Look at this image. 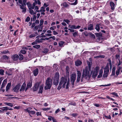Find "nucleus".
Segmentation results:
<instances>
[{
	"mask_svg": "<svg viewBox=\"0 0 122 122\" xmlns=\"http://www.w3.org/2000/svg\"><path fill=\"white\" fill-rule=\"evenodd\" d=\"M8 107H5L0 108V109L3 111H7L8 110L9 108Z\"/></svg>",
	"mask_w": 122,
	"mask_h": 122,
	"instance_id": "23",
	"label": "nucleus"
},
{
	"mask_svg": "<svg viewBox=\"0 0 122 122\" xmlns=\"http://www.w3.org/2000/svg\"><path fill=\"white\" fill-rule=\"evenodd\" d=\"M50 38H50V37H49V38H45V39L42 38L41 39V40H47L50 39Z\"/></svg>",
	"mask_w": 122,
	"mask_h": 122,
	"instance_id": "59",
	"label": "nucleus"
},
{
	"mask_svg": "<svg viewBox=\"0 0 122 122\" xmlns=\"http://www.w3.org/2000/svg\"><path fill=\"white\" fill-rule=\"evenodd\" d=\"M63 21L65 22L68 24H69V22H70V21L67 19H64L63 20Z\"/></svg>",
	"mask_w": 122,
	"mask_h": 122,
	"instance_id": "49",
	"label": "nucleus"
},
{
	"mask_svg": "<svg viewBox=\"0 0 122 122\" xmlns=\"http://www.w3.org/2000/svg\"><path fill=\"white\" fill-rule=\"evenodd\" d=\"M108 74L107 73H104L103 76L104 77H107V76Z\"/></svg>",
	"mask_w": 122,
	"mask_h": 122,
	"instance_id": "54",
	"label": "nucleus"
},
{
	"mask_svg": "<svg viewBox=\"0 0 122 122\" xmlns=\"http://www.w3.org/2000/svg\"><path fill=\"white\" fill-rule=\"evenodd\" d=\"M64 42L63 41H60L59 43L58 44L59 46L61 47L63 46Z\"/></svg>",
	"mask_w": 122,
	"mask_h": 122,
	"instance_id": "43",
	"label": "nucleus"
},
{
	"mask_svg": "<svg viewBox=\"0 0 122 122\" xmlns=\"http://www.w3.org/2000/svg\"><path fill=\"white\" fill-rule=\"evenodd\" d=\"M99 67L98 66H97L94 70L92 71L91 72L92 73V77L93 78L96 77L98 74Z\"/></svg>",
	"mask_w": 122,
	"mask_h": 122,
	"instance_id": "6",
	"label": "nucleus"
},
{
	"mask_svg": "<svg viewBox=\"0 0 122 122\" xmlns=\"http://www.w3.org/2000/svg\"><path fill=\"white\" fill-rule=\"evenodd\" d=\"M42 40H41V39H38L36 40V41L37 42H38V43L42 42Z\"/></svg>",
	"mask_w": 122,
	"mask_h": 122,
	"instance_id": "41",
	"label": "nucleus"
},
{
	"mask_svg": "<svg viewBox=\"0 0 122 122\" xmlns=\"http://www.w3.org/2000/svg\"><path fill=\"white\" fill-rule=\"evenodd\" d=\"M75 31L72 33V35L74 37H76L78 35V32L75 30Z\"/></svg>",
	"mask_w": 122,
	"mask_h": 122,
	"instance_id": "31",
	"label": "nucleus"
},
{
	"mask_svg": "<svg viewBox=\"0 0 122 122\" xmlns=\"http://www.w3.org/2000/svg\"><path fill=\"white\" fill-rule=\"evenodd\" d=\"M76 74L75 73L72 74L71 75V82L72 85H74V83L76 79Z\"/></svg>",
	"mask_w": 122,
	"mask_h": 122,
	"instance_id": "7",
	"label": "nucleus"
},
{
	"mask_svg": "<svg viewBox=\"0 0 122 122\" xmlns=\"http://www.w3.org/2000/svg\"><path fill=\"white\" fill-rule=\"evenodd\" d=\"M96 36L98 37H101L102 36V34L101 33H97L96 34Z\"/></svg>",
	"mask_w": 122,
	"mask_h": 122,
	"instance_id": "39",
	"label": "nucleus"
},
{
	"mask_svg": "<svg viewBox=\"0 0 122 122\" xmlns=\"http://www.w3.org/2000/svg\"><path fill=\"white\" fill-rule=\"evenodd\" d=\"M41 9L39 11H37L38 12H45V8L43 7L42 6L41 8Z\"/></svg>",
	"mask_w": 122,
	"mask_h": 122,
	"instance_id": "26",
	"label": "nucleus"
},
{
	"mask_svg": "<svg viewBox=\"0 0 122 122\" xmlns=\"http://www.w3.org/2000/svg\"><path fill=\"white\" fill-rule=\"evenodd\" d=\"M35 23H33L32 25L31 26V28H33L34 27H35Z\"/></svg>",
	"mask_w": 122,
	"mask_h": 122,
	"instance_id": "61",
	"label": "nucleus"
},
{
	"mask_svg": "<svg viewBox=\"0 0 122 122\" xmlns=\"http://www.w3.org/2000/svg\"><path fill=\"white\" fill-rule=\"evenodd\" d=\"M120 58V56L119 55L117 54L116 55L115 58L116 59H118V60H119Z\"/></svg>",
	"mask_w": 122,
	"mask_h": 122,
	"instance_id": "46",
	"label": "nucleus"
},
{
	"mask_svg": "<svg viewBox=\"0 0 122 122\" xmlns=\"http://www.w3.org/2000/svg\"><path fill=\"white\" fill-rule=\"evenodd\" d=\"M75 65L77 66H80L82 63V62L79 60H76L75 62Z\"/></svg>",
	"mask_w": 122,
	"mask_h": 122,
	"instance_id": "14",
	"label": "nucleus"
},
{
	"mask_svg": "<svg viewBox=\"0 0 122 122\" xmlns=\"http://www.w3.org/2000/svg\"><path fill=\"white\" fill-rule=\"evenodd\" d=\"M104 117L107 119H110L111 118V117L110 115H109L108 116H107L106 115H105Z\"/></svg>",
	"mask_w": 122,
	"mask_h": 122,
	"instance_id": "53",
	"label": "nucleus"
},
{
	"mask_svg": "<svg viewBox=\"0 0 122 122\" xmlns=\"http://www.w3.org/2000/svg\"><path fill=\"white\" fill-rule=\"evenodd\" d=\"M20 86L21 85L20 84H18L13 88V90L15 92H17Z\"/></svg>",
	"mask_w": 122,
	"mask_h": 122,
	"instance_id": "10",
	"label": "nucleus"
},
{
	"mask_svg": "<svg viewBox=\"0 0 122 122\" xmlns=\"http://www.w3.org/2000/svg\"><path fill=\"white\" fill-rule=\"evenodd\" d=\"M32 85V82L31 81H30L27 84V86L26 88V89L25 90V91L27 90L28 88L30 87Z\"/></svg>",
	"mask_w": 122,
	"mask_h": 122,
	"instance_id": "16",
	"label": "nucleus"
},
{
	"mask_svg": "<svg viewBox=\"0 0 122 122\" xmlns=\"http://www.w3.org/2000/svg\"><path fill=\"white\" fill-rule=\"evenodd\" d=\"M110 5L111 7V8L112 10H113L115 9L114 3L112 2H111L110 3Z\"/></svg>",
	"mask_w": 122,
	"mask_h": 122,
	"instance_id": "22",
	"label": "nucleus"
},
{
	"mask_svg": "<svg viewBox=\"0 0 122 122\" xmlns=\"http://www.w3.org/2000/svg\"><path fill=\"white\" fill-rule=\"evenodd\" d=\"M4 71L2 69L0 70V75H4Z\"/></svg>",
	"mask_w": 122,
	"mask_h": 122,
	"instance_id": "42",
	"label": "nucleus"
},
{
	"mask_svg": "<svg viewBox=\"0 0 122 122\" xmlns=\"http://www.w3.org/2000/svg\"><path fill=\"white\" fill-rule=\"evenodd\" d=\"M50 109V108H43L42 109V110H43L44 111H47L48 110Z\"/></svg>",
	"mask_w": 122,
	"mask_h": 122,
	"instance_id": "58",
	"label": "nucleus"
},
{
	"mask_svg": "<svg viewBox=\"0 0 122 122\" xmlns=\"http://www.w3.org/2000/svg\"><path fill=\"white\" fill-rule=\"evenodd\" d=\"M52 80L50 77L48 78L46 80L45 85V86L44 89L45 90L50 89L52 85Z\"/></svg>",
	"mask_w": 122,
	"mask_h": 122,
	"instance_id": "4",
	"label": "nucleus"
},
{
	"mask_svg": "<svg viewBox=\"0 0 122 122\" xmlns=\"http://www.w3.org/2000/svg\"><path fill=\"white\" fill-rule=\"evenodd\" d=\"M77 77L76 82H78L80 81L81 73L80 71H77Z\"/></svg>",
	"mask_w": 122,
	"mask_h": 122,
	"instance_id": "9",
	"label": "nucleus"
},
{
	"mask_svg": "<svg viewBox=\"0 0 122 122\" xmlns=\"http://www.w3.org/2000/svg\"><path fill=\"white\" fill-rule=\"evenodd\" d=\"M26 84L25 82H24L22 85L21 86V88L20 89V91L21 92L22 91H23L24 90L25 88V87Z\"/></svg>",
	"mask_w": 122,
	"mask_h": 122,
	"instance_id": "15",
	"label": "nucleus"
},
{
	"mask_svg": "<svg viewBox=\"0 0 122 122\" xmlns=\"http://www.w3.org/2000/svg\"><path fill=\"white\" fill-rule=\"evenodd\" d=\"M111 94L113 95L116 96L117 97H118V96L117 93H115V92H113L111 93Z\"/></svg>",
	"mask_w": 122,
	"mask_h": 122,
	"instance_id": "48",
	"label": "nucleus"
},
{
	"mask_svg": "<svg viewBox=\"0 0 122 122\" xmlns=\"http://www.w3.org/2000/svg\"><path fill=\"white\" fill-rule=\"evenodd\" d=\"M21 52L22 54H25L26 53V51L24 50H21Z\"/></svg>",
	"mask_w": 122,
	"mask_h": 122,
	"instance_id": "57",
	"label": "nucleus"
},
{
	"mask_svg": "<svg viewBox=\"0 0 122 122\" xmlns=\"http://www.w3.org/2000/svg\"><path fill=\"white\" fill-rule=\"evenodd\" d=\"M76 105V104L75 102H71L69 103V105H73L74 106H75Z\"/></svg>",
	"mask_w": 122,
	"mask_h": 122,
	"instance_id": "40",
	"label": "nucleus"
},
{
	"mask_svg": "<svg viewBox=\"0 0 122 122\" xmlns=\"http://www.w3.org/2000/svg\"><path fill=\"white\" fill-rule=\"evenodd\" d=\"M77 3V0H76L75 2L73 3H71V5H76Z\"/></svg>",
	"mask_w": 122,
	"mask_h": 122,
	"instance_id": "52",
	"label": "nucleus"
},
{
	"mask_svg": "<svg viewBox=\"0 0 122 122\" xmlns=\"http://www.w3.org/2000/svg\"><path fill=\"white\" fill-rule=\"evenodd\" d=\"M26 4L28 7L30 14L32 15L36 14V13L34 12L33 9H34L35 5L37 4V0H35V2L33 3L32 5L30 2H27Z\"/></svg>",
	"mask_w": 122,
	"mask_h": 122,
	"instance_id": "2",
	"label": "nucleus"
},
{
	"mask_svg": "<svg viewBox=\"0 0 122 122\" xmlns=\"http://www.w3.org/2000/svg\"><path fill=\"white\" fill-rule=\"evenodd\" d=\"M116 70V68L115 67H113L112 69V73L111 76H114L115 75V71Z\"/></svg>",
	"mask_w": 122,
	"mask_h": 122,
	"instance_id": "29",
	"label": "nucleus"
},
{
	"mask_svg": "<svg viewBox=\"0 0 122 122\" xmlns=\"http://www.w3.org/2000/svg\"><path fill=\"white\" fill-rule=\"evenodd\" d=\"M6 81H5V80H4L3 81L2 83L1 86H2V87H4V86H5V85L6 83Z\"/></svg>",
	"mask_w": 122,
	"mask_h": 122,
	"instance_id": "38",
	"label": "nucleus"
},
{
	"mask_svg": "<svg viewBox=\"0 0 122 122\" xmlns=\"http://www.w3.org/2000/svg\"><path fill=\"white\" fill-rule=\"evenodd\" d=\"M87 63L88 66L86 67L85 71L83 70L81 79V82L83 81L84 78H85L87 80H88L91 77V74L89 73V71H91V65L92 62L87 61Z\"/></svg>",
	"mask_w": 122,
	"mask_h": 122,
	"instance_id": "1",
	"label": "nucleus"
},
{
	"mask_svg": "<svg viewBox=\"0 0 122 122\" xmlns=\"http://www.w3.org/2000/svg\"><path fill=\"white\" fill-rule=\"evenodd\" d=\"M35 112L34 111H30V110L29 112H28L29 114H34L35 113Z\"/></svg>",
	"mask_w": 122,
	"mask_h": 122,
	"instance_id": "51",
	"label": "nucleus"
},
{
	"mask_svg": "<svg viewBox=\"0 0 122 122\" xmlns=\"http://www.w3.org/2000/svg\"><path fill=\"white\" fill-rule=\"evenodd\" d=\"M41 83V82H37L35 84L33 89V91H36L37 90L38 87L40 85Z\"/></svg>",
	"mask_w": 122,
	"mask_h": 122,
	"instance_id": "8",
	"label": "nucleus"
},
{
	"mask_svg": "<svg viewBox=\"0 0 122 122\" xmlns=\"http://www.w3.org/2000/svg\"><path fill=\"white\" fill-rule=\"evenodd\" d=\"M93 25L92 24H90L88 25V30H92L93 29Z\"/></svg>",
	"mask_w": 122,
	"mask_h": 122,
	"instance_id": "18",
	"label": "nucleus"
},
{
	"mask_svg": "<svg viewBox=\"0 0 122 122\" xmlns=\"http://www.w3.org/2000/svg\"><path fill=\"white\" fill-rule=\"evenodd\" d=\"M33 47L34 48L38 49L40 48L41 46L40 45H36L33 46Z\"/></svg>",
	"mask_w": 122,
	"mask_h": 122,
	"instance_id": "36",
	"label": "nucleus"
},
{
	"mask_svg": "<svg viewBox=\"0 0 122 122\" xmlns=\"http://www.w3.org/2000/svg\"><path fill=\"white\" fill-rule=\"evenodd\" d=\"M12 59L14 61H17L18 60L19 56L17 54H15L12 57Z\"/></svg>",
	"mask_w": 122,
	"mask_h": 122,
	"instance_id": "12",
	"label": "nucleus"
},
{
	"mask_svg": "<svg viewBox=\"0 0 122 122\" xmlns=\"http://www.w3.org/2000/svg\"><path fill=\"white\" fill-rule=\"evenodd\" d=\"M48 49L47 48H45L44 49L43 51L42 52L45 54H46L48 53Z\"/></svg>",
	"mask_w": 122,
	"mask_h": 122,
	"instance_id": "33",
	"label": "nucleus"
},
{
	"mask_svg": "<svg viewBox=\"0 0 122 122\" xmlns=\"http://www.w3.org/2000/svg\"><path fill=\"white\" fill-rule=\"evenodd\" d=\"M43 84H42L40 86L39 91L38 92L39 93H42L43 89Z\"/></svg>",
	"mask_w": 122,
	"mask_h": 122,
	"instance_id": "17",
	"label": "nucleus"
},
{
	"mask_svg": "<svg viewBox=\"0 0 122 122\" xmlns=\"http://www.w3.org/2000/svg\"><path fill=\"white\" fill-rule=\"evenodd\" d=\"M120 69L119 68L117 70L116 72V74L117 76L119 74L120 72Z\"/></svg>",
	"mask_w": 122,
	"mask_h": 122,
	"instance_id": "45",
	"label": "nucleus"
},
{
	"mask_svg": "<svg viewBox=\"0 0 122 122\" xmlns=\"http://www.w3.org/2000/svg\"><path fill=\"white\" fill-rule=\"evenodd\" d=\"M30 17L29 16H28L25 19V21L28 22L30 21Z\"/></svg>",
	"mask_w": 122,
	"mask_h": 122,
	"instance_id": "50",
	"label": "nucleus"
},
{
	"mask_svg": "<svg viewBox=\"0 0 122 122\" xmlns=\"http://www.w3.org/2000/svg\"><path fill=\"white\" fill-rule=\"evenodd\" d=\"M61 5H62L65 7H67L69 6V5L66 2H64L62 4H61Z\"/></svg>",
	"mask_w": 122,
	"mask_h": 122,
	"instance_id": "20",
	"label": "nucleus"
},
{
	"mask_svg": "<svg viewBox=\"0 0 122 122\" xmlns=\"http://www.w3.org/2000/svg\"><path fill=\"white\" fill-rule=\"evenodd\" d=\"M11 85V83H8L6 87V91H7L10 89Z\"/></svg>",
	"mask_w": 122,
	"mask_h": 122,
	"instance_id": "25",
	"label": "nucleus"
},
{
	"mask_svg": "<svg viewBox=\"0 0 122 122\" xmlns=\"http://www.w3.org/2000/svg\"><path fill=\"white\" fill-rule=\"evenodd\" d=\"M67 81V79L66 78L63 77H62L60 79V81L57 88V89L60 90L62 87L63 88H65Z\"/></svg>",
	"mask_w": 122,
	"mask_h": 122,
	"instance_id": "3",
	"label": "nucleus"
},
{
	"mask_svg": "<svg viewBox=\"0 0 122 122\" xmlns=\"http://www.w3.org/2000/svg\"><path fill=\"white\" fill-rule=\"evenodd\" d=\"M3 58L4 59H5L6 60H7L9 58V57L7 56L6 55H3Z\"/></svg>",
	"mask_w": 122,
	"mask_h": 122,
	"instance_id": "35",
	"label": "nucleus"
},
{
	"mask_svg": "<svg viewBox=\"0 0 122 122\" xmlns=\"http://www.w3.org/2000/svg\"><path fill=\"white\" fill-rule=\"evenodd\" d=\"M90 35L91 36V37H92V38H95V35L94 34H93L92 33H90Z\"/></svg>",
	"mask_w": 122,
	"mask_h": 122,
	"instance_id": "60",
	"label": "nucleus"
},
{
	"mask_svg": "<svg viewBox=\"0 0 122 122\" xmlns=\"http://www.w3.org/2000/svg\"><path fill=\"white\" fill-rule=\"evenodd\" d=\"M59 74L58 72H56L55 75L54 79L53 84L56 86L59 83Z\"/></svg>",
	"mask_w": 122,
	"mask_h": 122,
	"instance_id": "5",
	"label": "nucleus"
},
{
	"mask_svg": "<svg viewBox=\"0 0 122 122\" xmlns=\"http://www.w3.org/2000/svg\"><path fill=\"white\" fill-rule=\"evenodd\" d=\"M4 103L6 105L10 106L11 107H12L13 106V104L11 103L5 102H4Z\"/></svg>",
	"mask_w": 122,
	"mask_h": 122,
	"instance_id": "28",
	"label": "nucleus"
},
{
	"mask_svg": "<svg viewBox=\"0 0 122 122\" xmlns=\"http://www.w3.org/2000/svg\"><path fill=\"white\" fill-rule=\"evenodd\" d=\"M33 73L34 76H37L39 73V70L38 69L36 68L34 70L33 72Z\"/></svg>",
	"mask_w": 122,
	"mask_h": 122,
	"instance_id": "13",
	"label": "nucleus"
},
{
	"mask_svg": "<svg viewBox=\"0 0 122 122\" xmlns=\"http://www.w3.org/2000/svg\"><path fill=\"white\" fill-rule=\"evenodd\" d=\"M35 15V14L33 15L34 16L33 18V21H35L36 19V15Z\"/></svg>",
	"mask_w": 122,
	"mask_h": 122,
	"instance_id": "56",
	"label": "nucleus"
},
{
	"mask_svg": "<svg viewBox=\"0 0 122 122\" xmlns=\"http://www.w3.org/2000/svg\"><path fill=\"white\" fill-rule=\"evenodd\" d=\"M100 27H99V24H97L96 25L95 29L98 31L99 32L100 30Z\"/></svg>",
	"mask_w": 122,
	"mask_h": 122,
	"instance_id": "27",
	"label": "nucleus"
},
{
	"mask_svg": "<svg viewBox=\"0 0 122 122\" xmlns=\"http://www.w3.org/2000/svg\"><path fill=\"white\" fill-rule=\"evenodd\" d=\"M19 6H20V8L22 10V12L23 13H25L26 11V8L25 6L26 5L22 4L21 5H19Z\"/></svg>",
	"mask_w": 122,
	"mask_h": 122,
	"instance_id": "11",
	"label": "nucleus"
},
{
	"mask_svg": "<svg viewBox=\"0 0 122 122\" xmlns=\"http://www.w3.org/2000/svg\"><path fill=\"white\" fill-rule=\"evenodd\" d=\"M44 22V20L43 19H41L40 20V23L39 24L40 26H41L43 24Z\"/></svg>",
	"mask_w": 122,
	"mask_h": 122,
	"instance_id": "44",
	"label": "nucleus"
},
{
	"mask_svg": "<svg viewBox=\"0 0 122 122\" xmlns=\"http://www.w3.org/2000/svg\"><path fill=\"white\" fill-rule=\"evenodd\" d=\"M81 27V26L78 25L76 26L74 25H72L71 26L70 28L72 29H79Z\"/></svg>",
	"mask_w": 122,
	"mask_h": 122,
	"instance_id": "19",
	"label": "nucleus"
},
{
	"mask_svg": "<svg viewBox=\"0 0 122 122\" xmlns=\"http://www.w3.org/2000/svg\"><path fill=\"white\" fill-rule=\"evenodd\" d=\"M68 30H70V32H73V33L74 32H75V30H74L73 29H68Z\"/></svg>",
	"mask_w": 122,
	"mask_h": 122,
	"instance_id": "63",
	"label": "nucleus"
},
{
	"mask_svg": "<svg viewBox=\"0 0 122 122\" xmlns=\"http://www.w3.org/2000/svg\"><path fill=\"white\" fill-rule=\"evenodd\" d=\"M56 27L55 26H52V27H51L50 28V30H54L55 29H56Z\"/></svg>",
	"mask_w": 122,
	"mask_h": 122,
	"instance_id": "47",
	"label": "nucleus"
},
{
	"mask_svg": "<svg viewBox=\"0 0 122 122\" xmlns=\"http://www.w3.org/2000/svg\"><path fill=\"white\" fill-rule=\"evenodd\" d=\"M23 2L22 4L23 5H26V4H25L26 2L27 1L26 0H22Z\"/></svg>",
	"mask_w": 122,
	"mask_h": 122,
	"instance_id": "55",
	"label": "nucleus"
},
{
	"mask_svg": "<svg viewBox=\"0 0 122 122\" xmlns=\"http://www.w3.org/2000/svg\"><path fill=\"white\" fill-rule=\"evenodd\" d=\"M104 57L105 56L103 55H100L97 56L96 57L98 58H104Z\"/></svg>",
	"mask_w": 122,
	"mask_h": 122,
	"instance_id": "62",
	"label": "nucleus"
},
{
	"mask_svg": "<svg viewBox=\"0 0 122 122\" xmlns=\"http://www.w3.org/2000/svg\"><path fill=\"white\" fill-rule=\"evenodd\" d=\"M35 10H36V11H34V12H36V13L37 12H38L37 11H39V10H38L39 9V7L37 6H36L35 5Z\"/></svg>",
	"mask_w": 122,
	"mask_h": 122,
	"instance_id": "32",
	"label": "nucleus"
},
{
	"mask_svg": "<svg viewBox=\"0 0 122 122\" xmlns=\"http://www.w3.org/2000/svg\"><path fill=\"white\" fill-rule=\"evenodd\" d=\"M38 33L37 32L35 33V34H32L30 35L29 36V37L30 38H31L33 37L36 36V35H38Z\"/></svg>",
	"mask_w": 122,
	"mask_h": 122,
	"instance_id": "21",
	"label": "nucleus"
},
{
	"mask_svg": "<svg viewBox=\"0 0 122 122\" xmlns=\"http://www.w3.org/2000/svg\"><path fill=\"white\" fill-rule=\"evenodd\" d=\"M9 52L8 51H4L2 52V53L3 54H6Z\"/></svg>",
	"mask_w": 122,
	"mask_h": 122,
	"instance_id": "64",
	"label": "nucleus"
},
{
	"mask_svg": "<svg viewBox=\"0 0 122 122\" xmlns=\"http://www.w3.org/2000/svg\"><path fill=\"white\" fill-rule=\"evenodd\" d=\"M109 71V69L107 67H106L104 69V73H106L108 74Z\"/></svg>",
	"mask_w": 122,
	"mask_h": 122,
	"instance_id": "30",
	"label": "nucleus"
},
{
	"mask_svg": "<svg viewBox=\"0 0 122 122\" xmlns=\"http://www.w3.org/2000/svg\"><path fill=\"white\" fill-rule=\"evenodd\" d=\"M69 82H70V80L69 79L67 81L66 83V89H67L68 88V86L69 85Z\"/></svg>",
	"mask_w": 122,
	"mask_h": 122,
	"instance_id": "34",
	"label": "nucleus"
},
{
	"mask_svg": "<svg viewBox=\"0 0 122 122\" xmlns=\"http://www.w3.org/2000/svg\"><path fill=\"white\" fill-rule=\"evenodd\" d=\"M19 55L20 56V57L19 58V60H21L23 59L24 57L23 55L21 54H19Z\"/></svg>",
	"mask_w": 122,
	"mask_h": 122,
	"instance_id": "37",
	"label": "nucleus"
},
{
	"mask_svg": "<svg viewBox=\"0 0 122 122\" xmlns=\"http://www.w3.org/2000/svg\"><path fill=\"white\" fill-rule=\"evenodd\" d=\"M103 70L102 69H101L100 71L99 74L97 76V78H100L102 76V75Z\"/></svg>",
	"mask_w": 122,
	"mask_h": 122,
	"instance_id": "24",
	"label": "nucleus"
}]
</instances>
